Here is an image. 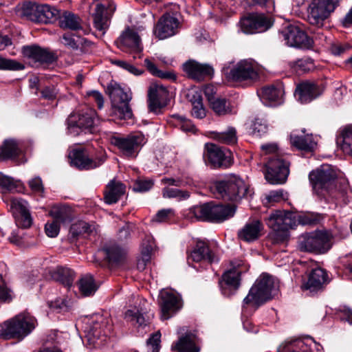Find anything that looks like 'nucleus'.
I'll list each match as a JSON object with an SVG mask.
<instances>
[{
	"mask_svg": "<svg viewBox=\"0 0 352 352\" xmlns=\"http://www.w3.org/2000/svg\"><path fill=\"white\" fill-rule=\"evenodd\" d=\"M328 282L327 272L320 267H317L311 272L305 286L307 289L314 292L320 289Z\"/></svg>",
	"mask_w": 352,
	"mask_h": 352,
	"instance_id": "obj_29",
	"label": "nucleus"
},
{
	"mask_svg": "<svg viewBox=\"0 0 352 352\" xmlns=\"http://www.w3.org/2000/svg\"><path fill=\"white\" fill-rule=\"evenodd\" d=\"M50 308L56 312H63L68 310V301L65 298H58L48 302Z\"/></svg>",
	"mask_w": 352,
	"mask_h": 352,
	"instance_id": "obj_61",
	"label": "nucleus"
},
{
	"mask_svg": "<svg viewBox=\"0 0 352 352\" xmlns=\"http://www.w3.org/2000/svg\"><path fill=\"white\" fill-rule=\"evenodd\" d=\"M309 177L314 190L320 194V190L329 188L336 177V173L330 165L324 164L316 170L311 172Z\"/></svg>",
	"mask_w": 352,
	"mask_h": 352,
	"instance_id": "obj_14",
	"label": "nucleus"
},
{
	"mask_svg": "<svg viewBox=\"0 0 352 352\" xmlns=\"http://www.w3.org/2000/svg\"><path fill=\"white\" fill-rule=\"evenodd\" d=\"M291 144L299 150L305 151H312L316 146V142L311 135H291Z\"/></svg>",
	"mask_w": 352,
	"mask_h": 352,
	"instance_id": "obj_36",
	"label": "nucleus"
},
{
	"mask_svg": "<svg viewBox=\"0 0 352 352\" xmlns=\"http://www.w3.org/2000/svg\"><path fill=\"white\" fill-rule=\"evenodd\" d=\"M70 164L80 170H89L102 165L106 160V155L101 151L94 158H90L84 150L74 149L69 155Z\"/></svg>",
	"mask_w": 352,
	"mask_h": 352,
	"instance_id": "obj_12",
	"label": "nucleus"
},
{
	"mask_svg": "<svg viewBox=\"0 0 352 352\" xmlns=\"http://www.w3.org/2000/svg\"><path fill=\"white\" fill-rule=\"evenodd\" d=\"M173 118H175L178 121V124L182 131L195 133V126L190 120L179 115H173Z\"/></svg>",
	"mask_w": 352,
	"mask_h": 352,
	"instance_id": "obj_60",
	"label": "nucleus"
},
{
	"mask_svg": "<svg viewBox=\"0 0 352 352\" xmlns=\"http://www.w3.org/2000/svg\"><path fill=\"white\" fill-rule=\"evenodd\" d=\"M59 25L63 29H69L71 30H78L82 28L80 19L69 12H65L59 17Z\"/></svg>",
	"mask_w": 352,
	"mask_h": 352,
	"instance_id": "obj_40",
	"label": "nucleus"
},
{
	"mask_svg": "<svg viewBox=\"0 0 352 352\" xmlns=\"http://www.w3.org/2000/svg\"><path fill=\"white\" fill-rule=\"evenodd\" d=\"M285 199L286 198L283 190H272L270 191L267 195H266V202L265 204H267L276 203Z\"/></svg>",
	"mask_w": 352,
	"mask_h": 352,
	"instance_id": "obj_64",
	"label": "nucleus"
},
{
	"mask_svg": "<svg viewBox=\"0 0 352 352\" xmlns=\"http://www.w3.org/2000/svg\"><path fill=\"white\" fill-rule=\"evenodd\" d=\"M94 115V113L92 111L81 114H71L67 119L68 132L73 135H77L80 134L82 129L91 128L95 124Z\"/></svg>",
	"mask_w": 352,
	"mask_h": 352,
	"instance_id": "obj_21",
	"label": "nucleus"
},
{
	"mask_svg": "<svg viewBox=\"0 0 352 352\" xmlns=\"http://www.w3.org/2000/svg\"><path fill=\"white\" fill-rule=\"evenodd\" d=\"M190 101L192 103V115L199 119H202L206 115V110L202 102V98L198 91H192L189 94Z\"/></svg>",
	"mask_w": 352,
	"mask_h": 352,
	"instance_id": "obj_43",
	"label": "nucleus"
},
{
	"mask_svg": "<svg viewBox=\"0 0 352 352\" xmlns=\"http://www.w3.org/2000/svg\"><path fill=\"white\" fill-rule=\"evenodd\" d=\"M294 67L298 72H308L314 68V64L311 58H301L294 63Z\"/></svg>",
	"mask_w": 352,
	"mask_h": 352,
	"instance_id": "obj_57",
	"label": "nucleus"
},
{
	"mask_svg": "<svg viewBox=\"0 0 352 352\" xmlns=\"http://www.w3.org/2000/svg\"><path fill=\"white\" fill-rule=\"evenodd\" d=\"M265 177L272 184H283L289 174V163L282 157L275 155L264 164Z\"/></svg>",
	"mask_w": 352,
	"mask_h": 352,
	"instance_id": "obj_8",
	"label": "nucleus"
},
{
	"mask_svg": "<svg viewBox=\"0 0 352 352\" xmlns=\"http://www.w3.org/2000/svg\"><path fill=\"white\" fill-rule=\"evenodd\" d=\"M102 251L108 261L112 263L122 262L125 256L124 251L114 243L106 244Z\"/></svg>",
	"mask_w": 352,
	"mask_h": 352,
	"instance_id": "obj_37",
	"label": "nucleus"
},
{
	"mask_svg": "<svg viewBox=\"0 0 352 352\" xmlns=\"http://www.w3.org/2000/svg\"><path fill=\"white\" fill-rule=\"evenodd\" d=\"M79 289L82 295L89 296L93 295L98 289L94 277L90 274L83 276L79 280Z\"/></svg>",
	"mask_w": 352,
	"mask_h": 352,
	"instance_id": "obj_44",
	"label": "nucleus"
},
{
	"mask_svg": "<svg viewBox=\"0 0 352 352\" xmlns=\"http://www.w3.org/2000/svg\"><path fill=\"white\" fill-rule=\"evenodd\" d=\"M19 186L18 182L12 177L0 173V188L3 192H11Z\"/></svg>",
	"mask_w": 352,
	"mask_h": 352,
	"instance_id": "obj_54",
	"label": "nucleus"
},
{
	"mask_svg": "<svg viewBox=\"0 0 352 352\" xmlns=\"http://www.w3.org/2000/svg\"><path fill=\"white\" fill-rule=\"evenodd\" d=\"M278 291V285L273 276L262 274L250 288L248 294L243 299V310L249 307L257 309L261 305L270 300Z\"/></svg>",
	"mask_w": 352,
	"mask_h": 352,
	"instance_id": "obj_2",
	"label": "nucleus"
},
{
	"mask_svg": "<svg viewBox=\"0 0 352 352\" xmlns=\"http://www.w3.org/2000/svg\"><path fill=\"white\" fill-rule=\"evenodd\" d=\"M261 72V67L255 60L244 59L230 69L229 76L236 82H253L258 80Z\"/></svg>",
	"mask_w": 352,
	"mask_h": 352,
	"instance_id": "obj_7",
	"label": "nucleus"
},
{
	"mask_svg": "<svg viewBox=\"0 0 352 352\" xmlns=\"http://www.w3.org/2000/svg\"><path fill=\"white\" fill-rule=\"evenodd\" d=\"M214 188L221 198L234 201L243 199L248 190V185L240 176L235 174H230L223 179L215 182Z\"/></svg>",
	"mask_w": 352,
	"mask_h": 352,
	"instance_id": "obj_4",
	"label": "nucleus"
},
{
	"mask_svg": "<svg viewBox=\"0 0 352 352\" xmlns=\"http://www.w3.org/2000/svg\"><path fill=\"white\" fill-rule=\"evenodd\" d=\"M59 15V11L47 4H41L38 6L36 23H47Z\"/></svg>",
	"mask_w": 352,
	"mask_h": 352,
	"instance_id": "obj_39",
	"label": "nucleus"
},
{
	"mask_svg": "<svg viewBox=\"0 0 352 352\" xmlns=\"http://www.w3.org/2000/svg\"><path fill=\"white\" fill-rule=\"evenodd\" d=\"M146 138L141 133L130 134L125 137L113 136L111 143L126 157H133L146 143Z\"/></svg>",
	"mask_w": 352,
	"mask_h": 352,
	"instance_id": "obj_10",
	"label": "nucleus"
},
{
	"mask_svg": "<svg viewBox=\"0 0 352 352\" xmlns=\"http://www.w3.org/2000/svg\"><path fill=\"white\" fill-rule=\"evenodd\" d=\"M264 227L259 220L248 222L239 232L238 236L241 240L252 242L257 240L261 235Z\"/></svg>",
	"mask_w": 352,
	"mask_h": 352,
	"instance_id": "obj_28",
	"label": "nucleus"
},
{
	"mask_svg": "<svg viewBox=\"0 0 352 352\" xmlns=\"http://www.w3.org/2000/svg\"><path fill=\"white\" fill-rule=\"evenodd\" d=\"M25 69V65L13 59L0 56V70L20 71Z\"/></svg>",
	"mask_w": 352,
	"mask_h": 352,
	"instance_id": "obj_50",
	"label": "nucleus"
},
{
	"mask_svg": "<svg viewBox=\"0 0 352 352\" xmlns=\"http://www.w3.org/2000/svg\"><path fill=\"white\" fill-rule=\"evenodd\" d=\"M10 210L17 226L28 228L32 223V218L28 208V202L22 199L13 198L10 200Z\"/></svg>",
	"mask_w": 352,
	"mask_h": 352,
	"instance_id": "obj_18",
	"label": "nucleus"
},
{
	"mask_svg": "<svg viewBox=\"0 0 352 352\" xmlns=\"http://www.w3.org/2000/svg\"><path fill=\"white\" fill-rule=\"evenodd\" d=\"M252 132L254 134L261 135L267 130V124L265 119L256 118L252 124Z\"/></svg>",
	"mask_w": 352,
	"mask_h": 352,
	"instance_id": "obj_62",
	"label": "nucleus"
},
{
	"mask_svg": "<svg viewBox=\"0 0 352 352\" xmlns=\"http://www.w3.org/2000/svg\"><path fill=\"white\" fill-rule=\"evenodd\" d=\"M110 320L100 314L92 316L88 326L86 327L87 336L89 341L94 342L102 336H107L111 331Z\"/></svg>",
	"mask_w": 352,
	"mask_h": 352,
	"instance_id": "obj_19",
	"label": "nucleus"
},
{
	"mask_svg": "<svg viewBox=\"0 0 352 352\" xmlns=\"http://www.w3.org/2000/svg\"><path fill=\"white\" fill-rule=\"evenodd\" d=\"M22 52L29 63L36 67L44 63H52L56 60V56L54 53L37 45L24 46Z\"/></svg>",
	"mask_w": 352,
	"mask_h": 352,
	"instance_id": "obj_17",
	"label": "nucleus"
},
{
	"mask_svg": "<svg viewBox=\"0 0 352 352\" xmlns=\"http://www.w3.org/2000/svg\"><path fill=\"white\" fill-rule=\"evenodd\" d=\"M144 29L142 25L126 28L115 41L116 45L123 51L130 50L140 52L142 47L140 33Z\"/></svg>",
	"mask_w": 352,
	"mask_h": 352,
	"instance_id": "obj_13",
	"label": "nucleus"
},
{
	"mask_svg": "<svg viewBox=\"0 0 352 352\" xmlns=\"http://www.w3.org/2000/svg\"><path fill=\"white\" fill-rule=\"evenodd\" d=\"M95 232H96V228L94 223L78 221L71 226L69 235L72 240H75L80 236H87Z\"/></svg>",
	"mask_w": 352,
	"mask_h": 352,
	"instance_id": "obj_31",
	"label": "nucleus"
},
{
	"mask_svg": "<svg viewBox=\"0 0 352 352\" xmlns=\"http://www.w3.org/2000/svg\"><path fill=\"white\" fill-rule=\"evenodd\" d=\"M183 70L188 77L201 80L213 73V69L208 64H202L194 60H190L183 64Z\"/></svg>",
	"mask_w": 352,
	"mask_h": 352,
	"instance_id": "obj_25",
	"label": "nucleus"
},
{
	"mask_svg": "<svg viewBox=\"0 0 352 352\" xmlns=\"http://www.w3.org/2000/svg\"><path fill=\"white\" fill-rule=\"evenodd\" d=\"M74 276L75 274L74 271L67 267H57L51 272V277L52 279L67 287L72 285Z\"/></svg>",
	"mask_w": 352,
	"mask_h": 352,
	"instance_id": "obj_35",
	"label": "nucleus"
},
{
	"mask_svg": "<svg viewBox=\"0 0 352 352\" xmlns=\"http://www.w3.org/2000/svg\"><path fill=\"white\" fill-rule=\"evenodd\" d=\"M235 211L234 205L215 204V222H221L232 217Z\"/></svg>",
	"mask_w": 352,
	"mask_h": 352,
	"instance_id": "obj_46",
	"label": "nucleus"
},
{
	"mask_svg": "<svg viewBox=\"0 0 352 352\" xmlns=\"http://www.w3.org/2000/svg\"><path fill=\"white\" fill-rule=\"evenodd\" d=\"M213 138L222 144H234L237 141L236 129L230 126L225 131L214 132Z\"/></svg>",
	"mask_w": 352,
	"mask_h": 352,
	"instance_id": "obj_45",
	"label": "nucleus"
},
{
	"mask_svg": "<svg viewBox=\"0 0 352 352\" xmlns=\"http://www.w3.org/2000/svg\"><path fill=\"white\" fill-rule=\"evenodd\" d=\"M211 109L219 115H226L232 113V109L230 102L224 98H216L210 103Z\"/></svg>",
	"mask_w": 352,
	"mask_h": 352,
	"instance_id": "obj_48",
	"label": "nucleus"
},
{
	"mask_svg": "<svg viewBox=\"0 0 352 352\" xmlns=\"http://www.w3.org/2000/svg\"><path fill=\"white\" fill-rule=\"evenodd\" d=\"M341 148L346 154L352 155V126L345 128L343 131Z\"/></svg>",
	"mask_w": 352,
	"mask_h": 352,
	"instance_id": "obj_51",
	"label": "nucleus"
},
{
	"mask_svg": "<svg viewBox=\"0 0 352 352\" xmlns=\"http://www.w3.org/2000/svg\"><path fill=\"white\" fill-rule=\"evenodd\" d=\"M337 5V0H311L307 8L309 23L316 28H323Z\"/></svg>",
	"mask_w": 352,
	"mask_h": 352,
	"instance_id": "obj_6",
	"label": "nucleus"
},
{
	"mask_svg": "<svg viewBox=\"0 0 352 352\" xmlns=\"http://www.w3.org/2000/svg\"><path fill=\"white\" fill-rule=\"evenodd\" d=\"M168 97V91L164 86L157 83H151L148 91V109L158 113L164 106L163 102Z\"/></svg>",
	"mask_w": 352,
	"mask_h": 352,
	"instance_id": "obj_22",
	"label": "nucleus"
},
{
	"mask_svg": "<svg viewBox=\"0 0 352 352\" xmlns=\"http://www.w3.org/2000/svg\"><path fill=\"white\" fill-rule=\"evenodd\" d=\"M144 65L150 72V73L155 76L160 77L161 78H171L170 74L159 70L156 65L153 63H152L148 58H146L144 60Z\"/></svg>",
	"mask_w": 352,
	"mask_h": 352,
	"instance_id": "obj_59",
	"label": "nucleus"
},
{
	"mask_svg": "<svg viewBox=\"0 0 352 352\" xmlns=\"http://www.w3.org/2000/svg\"><path fill=\"white\" fill-rule=\"evenodd\" d=\"M205 148V155L214 167L227 168L232 164V159L230 150L214 144H206Z\"/></svg>",
	"mask_w": 352,
	"mask_h": 352,
	"instance_id": "obj_16",
	"label": "nucleus"
},
{
	"mask_svg": "<svg viewBox=\"0 0 352 352\" xmlns=\"http://www.w3.org/2000/svg\"><path fill=\"white\" fill-rule=\"evenodd\" d=\"M332 237L326 230L305 233L298 237V248L302 252L324 253L331 247Z\"/></svg>",
	"mask_w": 352,
	"mask_h": 352,
	"instance_id": "obj_5",
	"label": "nucleus"
},
{
	"mask_svg": "<svg viewBox=\"0 0 352 352\" xmlns=\"http://www.w3.org/2000/svg\"><path fill=\"white\" fill-rule=\"evenodd\" d=\"M252 16L255 24L254 26V34L265 32L273 25L272 19L263 14L253 13Z\"/></svg>",
	"mask_w": 352,
	"mask_h": 352,
	"instance_id": "obj_47",
	"label": "nucleus"
},
{
	"mask_svg": "<svg viewBox=\"0 0 352 352\" xmlns=\"http://www.w3.org/2000/svg\"><path fill=\"white\" fill-rule=\"evenodd\" d=\"M159 305L161 309V318L168 320L182 307L180 297L173 291L163 289L159 295Z\"/></svg>",
	"mask_w": 352,
	"mask_h": 352,
	"instance_id": "obj_15",
	"label": "nucleus"
},
{
	"mask_svg": "<svg viewBox=\"0 0 352 352\" xmlns=\"http://www.w3.org/2000/svg\"><path fill=\"white\" fill-rule=\"evenodd\" d=\"M240 28L241 31L245 34H254V21L253 19L252 14H249L248 16L241 19L239 22Z\"/></svg>",
	"mask_w": 352,
	"mask_h": 352,
	"instance_id": "obj_58",
	"label": "nucleus"
},
{
	"mask_svg": "<svg viewBox=\"0 0 352 352\" xmlns=\"http://www.w3.org/2000/svg\"><path fill=\"white\" fill-rule=\"evenodd\" d=\"M109 95L111 99L112 104L129 102L131 96L116 82H111L107 87Z\"/></svg>",
	"mask_w": 352,
	"mask_h": 352,
	"instance_id": "obj_38",
	"label": "nucleus"
},
{
	"mask_svg": "<svg viewBox=\"0 0 352 352\" xmlns=\"http://www.w3.org/2000/svg\"><path fill=\"white\" fill-rule=\"evenodd\" d=\"M322 91L316 83L304 82L296 87V96L301 103H308L318 97Z\"/></svg>",
	"mask_w": 352,
	"mask_h": 352,
	"instance_id": "obj_26",
	"label": "nucleus"
},
{
	"mask_svg": "<svg viewBox=\"0 0 352 352\" xmlns=\"http://www.w3.org/2000/svg\"><path fill=\"white\" fill-rule=\"evenodd\" d=\"M317 31L314 33L313 36V43L314 42L318 43V45L328 47L329 45V41H331L329 30L324 31L322 28H316Z\"/></svg>",
	"mask_w": 352,
	"mask_h": 352,
	"instance_id": "obj_53",
	"label": "nucleus"
},
{
	"mask_svg": "<svg viewBox=\"0 0 352 352\" xmlns=\"http://www.w3.org/2000/svg\"><path fill=\"white\" fill-rule=\"evenodd\" d=\"M283 88L279 86H268L263 87L258 94L262 102L267 106H276L283 102Z\"/></svg>",
	"mask_w": 352,
	"mask_h": 352,
	"instance_id": "obj_27",
	"label": "nucleus"
},
{
	"mask_svg": "<svg viewBox=\"0 0 352 352\" xmlns=\"http://www.w3.org/2000/svg\"><path fill=\"white\" fill-rule=\"evenodd\" d=\"M280 38L289 47L309 49L312 47L313 40L295 25H288L279 32Z\"/></svg>",
	"mask_w": 352,
	"mask_h": 352,
	"instance_id": "obj_11",
	"label": "nucleus"
},
{
	"mask_svg": "<svg viewBox=\"0 0 352 352\" xmlns=\"http://www.w3.org/2000/svg\"><path fill=\"white\" fill-rule=\"evenodd\" d=\"M61 43L72 50H77L80 45L85 44L87 40L79 36L76 39L72 34H64L61 37Z\"/></svg>",
	"mask_w": 352,
	"mask_h": 352,
	"instance_id": "obj_52",
	"label": "nucleus"
},
{
	"mask_svg": "<svg viewBox=\"0 0 352 352\" xmlns=\"http://www.w3.org/2000/svg\"><path fill=\"white\" fill-rule=\"evenodd\" d=\"M178 25L179 21L175 16L165 14L156 25L154 34L160 39L167 38L175 34Z\"/></svg>",
	"mask_w": 352,
	"mask_h": 352,
	"instance_id": "obj_24",
	"label": "nucleus"
},
{
	"mask_svg": "<svg viewBox=\"0 0 352 352\" xmlns=\"http://www.w3.org/2000/svg\"><path fill=\"white\" fill-rule=\"evenodd\" d=\"M36 325V319L29 312H21L0 324V338L21 340L30 335Z\"/></svg>",
	"mask_w": 352,
	"mask_h": 352,
	"instance_id": "obj_3",
	"label": "nucleus"
},
{
	"mask_svg": "<svg viewBox=\"0 0 352 352\" xmlns=\"http://www.w3.org/2000/svg\"><path fill=\"white\" fill-rule=\"evenodd\" d=\"M215 204L207 203L196 206L192 208V212L198 220L215 222Z\"/></svg>",
	"mask_w": 352,
	"mask_h": 352,
	"instance_id": "obj_33",
	"label": "nucleus"
},
{
	"mask_svg": "<svg viewBox=\"0 0 352 352\" xmlns=\"http://www.w3.org/2000/svg\"><path fill=\"white\" fill-rule=\"evenodd\" d=\"M125 192V186L120 182L111 181L107 186L104 195L105 202L108 204L116 203Z\"/></svg>",
	"mask_w": 352,
	"mask_h": 352,
	"instance_id": "obj_32",
	"label": "nucleus"
},
{
	"mask_svg": "<svg viewBox=\"0 0 352 352\" xmlns=\"http://www.w3.org/2000/svg\"><path fill=\"white\" fill-rule=\"evenodd\" d=\"M112 113L120 119L124 120L130 119L133 116L129 102L112 104Z\"/></svg>",
	"mask_w": 352,
	"mask_h": 352,
	"instance_id": "obj_49",
	"label": "nucleus"
},
{
	"mask_svg": "<svg viewBox=\"0 0 352 352\" xmlns=\"http://www.w3.org/2000/svg\"><path fill=\"white\" fill-rule=\"evenodd\" d=\"M163 197L166 198H178L184 199L189 197L187 191H183L177 188H164L163 189Z\"/></svg>",
	"mask_w": 352,
	"mask_h": 352,
	"instance_id": "obj_55",
	"label": "nucleus"
},
{
	"mask_svg": "<svg viewBox=\"0 0 352 352\" xmlns=\"http://www.w3.org/2000/svg\"><path fill=\"white\" fill-rule=\"evenodd\" d=\"M113 63L135 76H139L143 73L142 69L124 60H116L113 61Z\"/></svg>",
	"mask_w": 352,
	"mask_h": 352,
	"instance_id": "obj_63",
	"label": "nucleus"
},
{
	"mask_svg": "<svg viewBox=\"0 0 352 352\" xmlns=\"http://www.w3.org/2000/svg\"><path fill=\"white\" fill-rule=\"evenodd\" d=\"M95 5L92 14L94 26L101 36H103L110 25L116 6L108 0H97L95 1Z\"/></svg>",
	"mask_w": 352,
	"mask_h": 352,
	"instance_id": "obj_9",
	"label": "nucleus"
},
{
	"mask_svg": "<svg viewBox=\"0 0 352 352\" xmlns=\"http://www.w3.org/2000/svg\"><path fill=\"white\" fill-rule=\"evenodd\" d=\"M197 337L191 332L179 338V340L172 346L173 350L178 352H199V349L196 346Z\"/></svg>",
	"mask_w": 352,
	"mask_h": 352,
	"instance_id": "obj_30",
	"label": "nucleus"
},
{
	"mask_svg": "<svg viewBox=\"0 0 352 352\" xmlns=\"http://www.w3.org/2000/svg\"><path fill=\"white\" fill-rule=\"evenodd\" d=\"M240 264L226 272L219 280V286L222 294L226 296L232 295L241 284V271L238 268Z\"/></svg>",
	"mask_w": 352,
	"mask_h": 352,
	"instance_id": "obj_20",
	"label": "nucleus"
},
{
	"mask_svg": "<svg viewBox=\"0 0 352 352\" xmlns=\"http://www.w3.org/2000/svg\"><path fill=\"white\" fill-rule=\"evenodd\" d=\"M50 214L58 223L70 221L73 217V211L67 206H54Z\"/></svg>",
	"mask_w": 352,
	"mask_h": 352,
	"instance_id": "obj_41",
	"label": "nucleus"
},
{
	"mask_svg": "<svg viewBox=\"0 0 352 352\" xmlns=\"http://www.w3.org/2000/svg\"><path fill=\"white\" fill-rule=\"evenodd\" d=\"M21 149L14 140H6L0 147V160H14L21 154Z\"/></svg>",
	"mask_w": 352,
	"mask_h": 352,
	"instance_id": "obj_34",
	"label": "nucleus"
},
{
	"mask_svg": "<svg viewBox=\"0 0 352 352\" xmlns=\"http://www.w3.org/2000/svg\"><path fill=\"white\" fill-rule=\"evenodd\" d=\"M308 345L300 339H296L288 342L287 352H308Z\"/></svg>",
	"mask_w": 352,
	"mask_h": 352,
	"instance_id": "obj_56",
	"label": "nucleus"
},
{
	"mask_svg": "<svg viewBox=\"0 0 352 352\" xmlns=\"http://www.w3.org/2000/svg\"><path fill=\"white\" fill-rule=\"evenodd\" d=\"M267 226L272 229L270 238L275 243H282L289 237V230L302 225H312L317 219L310 215L299 216L288 211L276 210L265 219Z\"/></svg>",
	"mask_w": 352,
	"mask_h": 352,
	"instance_id": "obj_1",
	"label": "nucleus"
},
{
	"mask_svg": "<svg viewBox=\"0 0 352 352\" xmlns=\"http://www.w3.org/2000/svg\"><path fill=\"white\" fill-rule=\"evenodd\" d=\"M217 256L212 252L208 244L202 241H198L190 252L188 256V261L196 263L203 262L212 263L217 261Z\"/></svg>",
	"mask_w": 352,
	"mask_h": 352,
	"instance_id": "obj_23",
	"label": "nucleus"
},
{
	"mask_svg": "<svg viewBox=\"0 0 352 352\" xmlns=\"http://www.w3.org/2000/svg\"><path fill=\"white\" fill-rule=\"evenodd\" d=\"M38 4L26 1L21 5L19 8L18 13L19 15L27 20L36 23L37 21V11Z\"/></svg>",
	"mask_w": 352,
	"mask_h": 352,
	"instance_id": "obj_42",
	"label": "nucleus"
}]
</instances>
